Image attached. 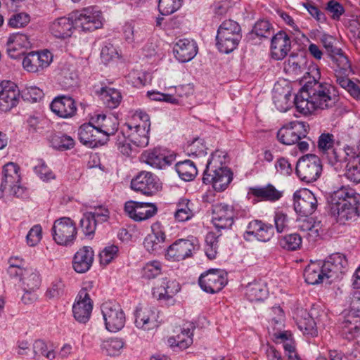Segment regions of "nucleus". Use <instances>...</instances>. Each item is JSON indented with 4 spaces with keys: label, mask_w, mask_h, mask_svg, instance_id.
I'll list each match as a JSON object with an SVG mask.
<instances>
[{
    "label": "nucleus",
    "mask_w": 360,
    "mask_h": 360,
    "mask_svg": "<svg viewBox=\"0 0 360 360\" xmlns=\"http://www.w3.org/2000/svg\"><path fill=\"white\" fill-rule=\"evenodd\" d=\"M268 290L262 282L254 281L246 286L245 295L250 302L263 300L266 297Z\"/></svg>",
    "instance_id": "40"
},
{
    "label": "nucleus",
    "mask_w": 360,
    "mask_h": 360,
    "mask_svg": "<svg viewBox=\"0 0 360 360\" xmlns=\"http://www.w3.org/2000/svg\"><path fill=\"white\" fill-rule=\"evenodd\" d=\"M52 236L60 245H68L76 238L77 228L75 222L69 217L56 219L52 227Z\"/></svg>",
    "instance_id": "11"
},
{
    "label": "nucleus",
    "mask_w": 360,
    "mask_h": 360,
    "mask_svg": "<svg viewBox=\"0 0 360 360\" xmlns=\"http://www.w3.org/2000/svg\"><path fill=\"white\" fill-rule=\"evenodd\" d=\"M322 170L321 159L314 154H307L299 158L295 169L299 179L306 183L316 181L320 177Z\"/></svg>",
    "instance_id": "8"
},
{
    "label": "nucleus",
    "mask_w": 360,
    "mask_h": 360,
    "mask_svg": "<svg viewBox=\"0 0 360 360\" xmlns=\"http://www.w3.org/2000/svg\"><path fill=\"white\" fill-rule=\"evenodd\" d=\"M124 211L134 221H141L155 216L158 212V207L153 203L131 200L125 203Z\"/></svg>",
    "instance_id": "16"
},
{
    "label": "nucleus",
    "mask_w": 360,
    "mask_h": 360,
    "mask_svg": "<svg viewBox=\"0 0 360 360\" xmlns=\"http://www.w3.org/2000/svg\"><path fill=\"white\" fill-rule=\"evenodd\" d=\"M294 209L301 216L312 214L317 207V200L309 190L297 191L293 195Z\"/></svg>",
    "instance_id": "17"
},
{
    "label": "nucleus",
    "mask_w": 360,
    "mask_h": 360,
    "mask_svg": "<svg viewBox=\"0 0 360 360\" xmlns=\"http://www.w3.org/2000/svg\"><path fill=\"white\" fill-rule=\"evenodd\" d=\"M305 70L306 62L302 56L290 55L284 63V70L288 74L299 76Z\"/></svg>",
    "instance_id": "41"
},
{
    "label": "nucleus",
    "mask_w": 360,
    "mask_h": 360,
    "mask_svg": "<svg viewBox=\"0 0 360 360\" xmlns=\"http://www.w3.org/2000/svg\"><path fill=\"white\" fill-rule=\"evenodd\" d=\"M309 130V125L304 122H291L277 132V139L283 144L292 145L302 139L307 137Z\"/></svg>",
    "instance_id": "12"
},
{
    "label": "nucleus",
    "mask_w": 360,
    "mask_h": 360,
    "mask_svg": "<svg viewBox=\"0 0 360 360\" xmlns=\"http://www.w3.org/2000/svg\"><path fill=\"white\" fill-rule=\"evenodd\" d=\"M233 179V173L228 167L214 169L213 172L204 171L202 181L205 184H211L217 191H224Z\"/></svg>",
    "instance_id": "18"
},
{
    "label": "nucleus",
    "mask_w": 360,
    "mask_h": 360,
    "mask_svg": "<svg viewBox=\"0 0 360 360\" xmlns=\"http://www.w3.org/2000/svg\"><path fill=\"white\" fill-rule=\"evenodd\" d=\"M343 333L347 339H352L360 333V309L352 308L342 323Z\"/></svg>",
    "instance_id": "33"
},
{
    "label": "nucleus",
    "mask_w": 360,
    "mask_h": 360,
    "mask_svg": "<svg viewBox=\"0 0 360 360\" xmlns=\"http://www.w3.org/2000/svg\"><path fill=\"white\" fill-rule=\"evenodd\" d=\"M301 244L302 237L297 233L286 235L279 240L281 247L288 250H296L300 248Z\"/></svg>",
    "instance_id": "53"
},
{
    "label": "nucleus",
    "mask_w": 360,
    "mask_h": 360,
    "mask_svg": "<svg viewBox=\"0 0 360 360\" xmlns=\"http://www.w3.org/2000/svg\"><path fill=\"white\" fill-rule=\"evenodd\" d=\"M134 121L139 123L129 122L125 124L127 130L125 133L129 136V140L134 146L139 148L146 147L149 142V131L150 127V118L148 114L137 110L133 116Z\"/></svg>",
    "instance_id": "5"
},
{
    "label": "nucleus",
    "mask_w": 360,
    "mask_h": 360,
    "mask_svg": "<svg viewBox=\"0 0 360 360\" xmlns=\"http://www.w3.org/2000/svg\"><path fill=\"white\" fill-rule=\"evenodd\" d=\"M100 96L103 103L108 108L111 109L117 108L122 101L121 93L113 88H102L101 89Z\"/></svg>",
    "instance_id": "43"
},
{
    "label": "nucleus",
    "mask_w": 360,
    "mask_h": 360,
    "mask_svg": "<svg viewBox=\"0 0 360 360\" xmlns=\"http://www.w3.org/2000/svg\"><path fill=\"white\" fill-rule=\"evenodd\" d=\"M198 283L205 292L214 294L226 285V274L220 269H210L201 274Z\"/></svg>",
    "instance_id": "14"
},
{
    "label": "nucleus",
    "mask_w": 360,
    "mask_h": 360,
    "mask_svg": "<svg viewBox=\"0 0 360 360\" xmlns=\"http://www.w3.org/2000/svg\"><path fill=\"white\" fill-rule=\"evenodd\" d=\"M131 188L150 196L158 191L159 184L155 175L149 172H141L131 181Z\"/></svg>",
    "instance_id": "21"
},
{
    "label": "nucleus",
    "mask_w": 360,
    "mask_h": 360,
    "mask_svg": "<svg viewBox=\"0 0 360 360\" xmlns=\"http://www.w3.org/2000/svg\"><path fill=\"white\" fill-rule=\"evenodd\" d=\"M92 309V301L86 289H82L72 307L75 319L80 323L87 322L90 319Z\"/></svg>",
    "instance_id": "23"
},
{
    "label": "nucleus",
    "mask_w": 360,
    "mask_h": 360,
    "mask_svg": "<svg viewBox=\"0 0 360 360\" xmlns=\"http://www.w3.org/2000/svg\"><path fill=\"white\" fill-rule=\"evenodd\" d=\"M74 25L73 18L61 17L51 24L50 31L56 38H65L71 35Z\"/></svg>",
    "instance_id": "36"
},
{
    "label": "nucleus",
    "mask_w": 360,
    "mask_h": 360,
    "mask_svg": "<svg viewBox=\"0 0 360 360\" xmlns=\"http://www.w3.org/2000/svg\"><path fill=\"white\" fill-rule=\"evenodd\" d=\"M346 162H348L346 167L345 176L351 181L358 184L360 182V160L355 155L348 157Z\"/></svg>",
    "instance_id": "47"
},
{
    "label": "nucleus",
    "mask_w": 360,
    "mask_h": 360,
    "mask_svg": "<svg viewBox=\"0 0 360 360\" xmlns=\"http://www.w3.org/2000/svg\"><path fill=\"white\" fill-rule=\"evenodd\" d=\"M298 228L303 233H306L309 239L314 240L319 236V231L321 229V221H316L312 217L300 219Z\"/></svg>",
    "instance_id": "39"
},
{
    "label": "nucleus",
    "mask_w": 360,
    "mask_h": 360,
    "mask_svg": "<svg viewBox=\"0 0 360 360\" xmlns=\"http://www.w3.org/2000/svg\"><path fill=\"white\" fill-rule=\"evenodd\" d=\"M304 277L306 283L316 285L326 279L321 262H311L304 269Z\"/></svg>",
    "instance_id": "38"
},
{
    "label": "nucleus",
    "mask_w": 360,
    "mask_h": 360,
    "mask_svg": "<svg viewBox=\"0 0 360 360\" xmlns=\"http://www.w3.org/2000/svg\"><path fill=\"white\" fill-rule=\"evenodd\" d=\"M292 94L289 86L276 85L273 91L274 103L280 112H286L292 106Z\"/></svg>",
    "instance_id": "34"
},
{
    "label": "nucleus",
    "mask_w": 360,
    "mask_h": 360,
    "mask_svg": "<svg viewBox=\"0 0 360 360\" xmlns=\"http://www.w3.org/2000/svg\"><path fill=\"white\" fill-rule=\"evenodd\" d=\"M20 91L18 86L10 81L0 83V110L8 111L16 106L19 101Z\"/></svg>",
    "instance_id": "22"
},
{
    "label": "nucleus",
    "mask_w": 360,
    "mask_h": 360,
    "mask_svg": "<svg viewBox=\"0 0 360 360\" xmlns=\"http://www.w3.org/2000/svg\"><path fill=\"white\" fill-rule=\"evenodd\" d=\"M197 246L195 240L179 239L167 248L165 257L173 262L184 260L193 255Z\"/></svg>",
    "instance_id": "15"
},
{
    "label": "nucleus",
    "mask_w": 360,
    "mask_h": 360,
    "mask_svg": "<svg viewBox=\"0 0 360 360\" xmlns=\"http://www.w3.org/2000/svg\"><path fill=\"white\" fill-rule=\"evenodd\" d=\"M30 20V15L26 13H15L8 20V25L13 28H20L26 26Z\"/></svg>",
    "instance_id": "62"
},
{
    "label": "nucleus",
    "mask_w": 360,
    "mask_h": 360,
    "mask_svg": "<svg viewBox=\"0 0 360 360\" xmlns=\"http://www.w3.org/2000/svg\"><path fill=\"white\" fill-rule=\"evenodd\" d=\"M118 121L114 116H108L103 123L99 130V134L102 133L107 136L115 134L118 129Z\"/></svg>",
    "instance_id": "61"
},
{
    "label": "nucleus",
    "mask_w": 360,
    "mask_h": 360,
    "mask_svg": "<svg viewBox=\"0 0 360 360\" xmlns=\"http://www.w3.org/2000/svg\"><path fill=\"white\" fill-rule=\"evenodd\" d=\"M52 60V53L48 50L32 51L24 58L22 65L28 72H37L49 67Z\"/></svg>",
    "instance_id": "20"
},
{
    "label": "nucleus",
    "mask_w": 360,
    "mask_h": 360,
    "mask_svg": "<svg viewBox=\"0 0 360 360\" xmlns=\"http://www.w3.org/2000/svg\"><path fill=\"white\" fill-rule=\"evenodd\" d=\"M52 143L54 148L60 150H68L74 147L73 139L65 134L55 135L52 139Z\"/></svg>",
    "instance_id": "58"
},
{
    "label": "nucleus",
    "mask_w": 360,
    "mask_h": 360,
    "mask_svg": "<svg viewBox=\"0 0 360 360\" xmlns=\"http://www.w3.org/2000/svg\"><path fill=\"white\" fill-rule=\"evenodd\" d=\"M226 153L220 150H216L212 153L211 158L207 161L205 171L213 172L214 169L227 167L226 164Z\"/></svg>",
    "instance_id": "49"
},
{
    "label": "nucleus",
    "mask_w": 360,
    "mask_h": 360,
    "mask_svg": "<svg viewBox=\"0 0 360 360\" xmlns=\"http://www.w3.org/2000/svg\"><path fill=\"white\" fill-rule=\"evenodd\" d=\"M101 308L105 326L108 331L117 332L124 326L125 314L117 303L106 302Z\"/></svg>",
    "instance_id": "10"
},
{
    "label": "nucleus",
    "mask_w": 360,
    "mask_h": 360,
    "mask_svg": "<svg viewBox=\"0 0 360 360\" xmlns=\"http://www.w3.org/2000/svg\"><path fill=\"white\" fill-rule=\"evenodd\" d=\"M360 195L349 186H342L331 195L330 214L340 224L354 219L357 215Z\"/></svg>",
    "instance_id": "2"
},
{
    "label": "nucleus",
    "mask_w": 360,
    "mask_h": 360,
    "mask_svg": "<svg viewBox=\"0 0 360 360\" xmlns=\"http://www.w3.org/2000/svg\"><path fill=\"white\" fill-rule=\"evenodd\" d=\"M115 144L120 152L126 156H129L133 153H136V148H139L138 146H134L129 140V136H125L124 134L117 135Z\"/></svg>",
    "instance_id": "51"
},
{
    "label": "nucleus",
    "mask_w": 360,
    "mask_h": 360,
    "mask_svg": "<svg viewBox=\"0 0 360 360\" xmlns=\"http://www.w3.org/2000/svg\"><path fill=\"white\" fill-rule=\"evenodd\" d=\"M219 236L214 232H209L205 237V251L207 257L210 259L216 257L218 250Z\"/></svg>",
    "instance_id": "52"
},
{
    "label": "nucleus",
    "mask_w": 360,
    "mask_h": 360,
    "mask_svg": "<svg viewBox=\"0 0 360 360\" xmlns=\"http://www.w3.org/2000/svg\"><path fill=\"white\" fill-rule=\"evenodd\" d=\"M291 49V40L286 32L279 31L271 39V56L275 60H282Z\"/></svg>",
    "instance_id": "30"
},
{
    "label": "nucleus",
    "mask_w": 360,
    "mask_h": 360,
    "mask_svg": "<svg viewBox=\"0 0 360 360\" xmlns=\"http://www.w3.org/2000/svg\"><path fill=\"white\" fill-rule=\"evenodd\" d=\"M175 167L179 177L186 181L193 180L198 174L196 166L190 160L177 162Z\"/></svg>",
    "instance_id": "44"
},
{
    "label": "nucleus",
    "mask_w": 360,
    "mask_h": 360,
    "mask_svg": "<svg viewBox=\"0 0 360 360\" xmlns=\"http://www.w3.org/2000/svg\"><path fill=\"white\" fill-rule=\"evenodd\" d=\"M51 110L62 118L72 117L76 115L77 106L75 100L67 96H59L51 103Z\"/></svg>",
    "instance_id": "28"
},
{
    "label": "nucleus",
    "mask_w": 360,
    "mask_h": 360,
    "mask_svg": "<svg viewBox=\"0 0 360 360\" xmlns=\"http://www.w3.org/2000/svg\"><path fill=\"white\" fill-rule=\"evenodd\" d=\"M183 0H159L158 9L162 15L174 13L182 6Z\"/></svg>",
    "instance_id": "54"
},
{
    "label": "nucleus",
    "mask_w": 360,
    "mask_h": 360,
    "mask_svg": "<svg viewBox=\"0 0 360 360\" xmlns=\"http://www.w3.org/2000/svg\"><path fill=\"white\" fill-rule=\"evenodd\" d=\"M118 57V52L111 43H105L102 47L101 51V58L104 63H108L115 58H117Z\"/></svg>",
    "instance_id": "64"
},
{
    "label": "nucleus",
    "mask_w": 360,
    "mask_h": 360,
    "mask_svg": "<svg viewBox=\"0 0 360 360\" xmlns=\"http://www.w3.org/2000/svg\"><path fill=\"white\" fill-rule=\"evenodd\" d=\"M347 265L345 256L340 253L332 254L323 262H321L324 275L329 283L339 279L345 273Z\"/></svg>",
    "instance_id": "13"
},
{
    "label": "nucleus",
    "mask_w": 360,
    "mask_h": 360,
    "mask_svg": "<svg viewBox=\"0 0 360 360\" xmlns=\"http://www.w3.org/2000/svg\"><path fill=\"white\" fill-rule=\"evenodd\" d=\"M193 332L189 329H184L176 336L170 337L167 342L170 347H177L180 349L188 348L193 343Z\"/></svg>",
    "instance_id": "45"
},
{
    "label": "nucleus",
    "mask_w": 360,
    "mask_h": 360,
    "mask_svg": "<svg viewBox=\"0 0 360 360\" xmlns=\"http://www.w3.org/2000/svg\"><path fill=\"white\" fill-rule=\"evenodd\" d=\"M320 40L329 57L336 64V68L334 70L335 79L343 75L352 73L351 64L347 56L340 48L335 46V39L329 34H324L321 36Z\"/></svg>",
    "instance_id": "7"
},
{
    "label": "nucleus",
    "mask_w": 360,
    "mask_h": 360,
    "mask_svg": "<svg viewBox=\"0 0 360 360\" xmlns=\"http://www.w3.org/2000/svg\"><path fill=\"white\" fill-rule=\"evenodd\" d=\"M94 251L91 248L84 246L80 248L75 255L72 266L77 273H85L92 265Z\"/></svg>",
    "instance_id": "32"
},
{
    "label": "nucleus",
    "mask_w": 360,
    "mask_h": 360,
    "mask_svg": "<svg viewBox=\"0 0 360 360\" xmlns=\"http://www.w3.org/2000/svg\"><path fill=\"white\" fill-rule=\"evenodd\" d=\"M164 243L155 236L148 234L144 239L143 245L148 252L157 253L162 250Z\"/></svg>",
    "instance_id": "63"
},
{
    "label": "nucleus",
    "mask_w": 360,
    "mask_h": 360,
    "mask_svg": "<svg viewBox=\"0 0 360 360\" xmlns=\"http://www.w3.org/2000/svg\"><path fill=\"white\" fill-rule=\"evenodd\" d=\"M193 215V204L188 199H181L176 204V210L174 212L175 219L184 222L191 219Z\"/></svg>",
    "instance_id": "42"
},
{
    "label": "nucleus",
    "mask_w": 360,
    "mask_h": 360,
    "mask_svg": "<svg viewBox=\"0 0 360 360\" xmlns=\"http://www.w3.org/2000/svg\"><path fill=\"white\" fill-rule=\"evenodd\" d=\"M72 18L75 25L84 31L92 32L103 27L102 13L96 6H89L77 11L72 15Z\"/></svg>",
    "instance_id": "9"
},
{
    "label": "nucleus",
    "mask_w": 360,
    "mask_h": 360,
    "mask_svg": "<svg viewBox=\"0 0 360 360\" xmlns=\"http://www.w3.org/2000/svg\"><path fill=\"white\" fill-rule=\"evenodd\" d=\"M21 281L24 285V288L28 290H34L37 289L40 285L41 279L38 271L32 268L26 269Z\"/></svg>",
    "instance_id": "48"
},
{
    "label": "nucleus",
    "mask_w": 360,
    "mask_h": 360,
    "mask_svg": "<svg viewBox=\"0 0 360 360\" xmlns=\"http://www.w3.org/2000/svg\"><path fill=\"white\" fill-rule=\"evenodd\" d=\"M274 228L271 224H265L260 220L250 221L244 233L246 240H252L254 238L259 241H269L274 235Z\"/></svg>",
    "instance_id": "24"
},
{
    "label": "nucleus",
    "mask_w": 360,
    "mask_h": 360,
    "mask_svg": "<svg viewBox=\"0 0 360 360\" xmlns=\"http://www.w3.org/2000/svg\"><path fill=\"white\" fill-rule=\"evenodd\" d=\"M350 74L343 75L335 79L336 83L340 87L345 89L353 98L360 100V82H354L349 79Z\"/></svg>",
    "instance_id": "46"
},
{
    "label": "nucleus",
    "mask_w": 360,
    "mask_h": 360,
    "mask_svg": "<svg viewBox=\"0 0 360 360\" xmlns=\"http://www.w3.org/2000/svg\"><path fill=\"white\" fill-rule=\"evenodd\" d=\"M79 224L83 233L86 236H90L94 233L98 223L93 219L91 213L86 212L80 219Z\"/></svg>",
    "instance_id": "60"
},
{
    "label": "nucleus",
    "mask_w": 360,
    "mask_h": 360,
    "mask_svg": "<svg viewBox=\"0 0 360 360\" xmlns=\"http://www.w3.org/2000/svg\"><path fill=\"white\" fill-rule=\"evenodd\" d=\"M33 351L37 356H43L49 360L56 357V352L53 349H49L46 344L41 340H36L33 344Z\"/></svg>",
    "instance_id": "59"
},
{
    "label": "nucleus",
    "mask_w": 360,
    "mask_h": 360,
    "mask_svg": "<svg viewBox=\"0 0 360 360\" xmlns=\"http://www.w3.org/2000/svg\"><path fill=\"white\" fill-rule=\"evenodd\" d=\"M180 290V285L175 280L163 278L155 282L153 296L158 300L173 301V297Z\"/></svg>",
    "instance_id": "25"
},
{
    "label": "nucleus",
    "mask_w": 360,
    "mask_h": 360,
    "mask_svg": "<svg viewBox=\"0 0 360 360\" xmlns=\"http://www.w3.org/2000/svg\"><path fill=\"white\" fill-rule=\"evenodd\" d=\"M234 210L231 205L220 203L213 207L212 221L219 231L231 229L234 223Z\"/></svg>",
    "instance_id": "19"
},
{
    "label": "nucleus",
    "mask_w": 360,
    "mask_h": 360,
    "mask_svg": "<svg viewBox=\"0 0 360 360\" xmlns=\"http://www.w3.org/2000/svg\"><path fill=\"white\" fill-rule=\"evenodd\" d=\"M297 326L304 334L316 335L317 330L316 323L308 314L305 313V316L298 320Z\"/></svg>",
    "instance_id": "55"
},
{
    "label": "nucleus",
    "mask_w": 360,
    "mask_h": 360,
    "mask_svg": "<svg viewBox=\"0 0 360 360\" xmlns=\"http://www.w3.org/2000/svg\"><path fill=\"white\" fill-rule=\"evenodd\" d=\"M309 75L313 79L306 82L299 93L295 96L294 104L298 112L307 115L316 110L328 109L333 107L338 100V91L331 84L320 82V72L312 68Z\"/></svg>",
    "instance_id": "1"
},
{
    "label": "nucleus",
    "mask_w": 360,
    "mask_h": 360,
    "mask_svg": "<svg viewBox=\"0 0 360 360\" xmlns=\"http://www.w3.org/2000/svg\"><path fill=\"white\" fill-rule=\"evenodd\" d=\"M65 284L62 279L54 280L46 292V296L49 299H58L64 295Z\"/></svg>",
    "instance_id": "57"
},
{
    "label": "nucleus",
    "mask_w": 360,
    "mask_h": 360,
    "mask_svg": "<svg viewBox=\"0 0 360 360\" xmlns=\"http://www.w3.org/2000/svg\"><path fill=\"white\" fill-rule=\"evenodd\" d=\"M135 325L143 330H150L158 326V315L154 308L138 307L135 311Z\"/></svg>",
    "instance_id": "27"
},
{
    "label": "nucleus",
    "mask_w": 360,
    "mask_h": 360,
    "mask_svg": "<svg viewBox=\"0 0 360 360\" xmlns=\"http://www.w3.org/2000/svg\"><path fill=\"white\" fill-rule=\"evenodd\" d=\"M20 167L14 162H8L3 167L2 179L0 185V198L5 195L22 197L25 188L20 185Z\"/></svg>",
    "instance_id": "6"
},
{
    "label": "nucleus",
    "mask_w": 360,
    "mask_h": 360,
    "mask_svg": "<svg viewBox=\"0 0 360 360\" xmlns=\"http://www.w3.org/2000/svg\"><path fill=\"white\" fill-rule=\"evenodd\" d=\"M251 193L261 200L275 202L282 197V192L272 184L251 188Z\"/></svg>",
    "instance_id": "37"
},
{
    "label": "nucleus",
    "mask_w": 360,
    "mask_h": 360,
    "mask_svg": "<svg viewBox=\"0 0 360 360\" xmlns=\"http://www.w3.org/2000/svg\"><path fill=\"white\" fill-rule=\"evenodd\" d=\"M273 34V27L267 20H258L254 25L249 37H252L255 34L258 37L268 38Z\"/></svg>",
    "instance_id": "50"
},
{
    "label": "nucleus",
    "mask_w": 360,
    "mask_h": 360,
    "mask_svg": "<svg viewBox=\"0 0 360 360\" xmlns=\"http://www.w3.org/2000/svg\"><path fill=\"white\" fill-rule=\"evenodd\" d=\"M124 347V342L120 338H111L102 344V349L109 356L118 354Z\"/></svg>",
    "instance_id": "56"
},
{
    "label": "nucleus",
    "mask_w": 360,
    "mask_h": 360,
    "mask_svg": "<svg viewBox=\"0 0 360 360\" xmlns=\"http://www.w3.org/2000/svg\"><path fill=\"white\" fill-rule=\"evenodd\" d=\"M241 38L240 25L233 20H226L217 30L216 37L217 48L222 53H229L236 49Z\"/></svg>",
    "instance_id": "4"
},
{
    "label": "nucleus",
    "mask_w": 360,
    "mask_h": 360,
    "mask_svg": "<svg viewBox=\"0 0 360 360\" xmlns=\"http://www.w3.org/2000/svg\"><path fill=\"white\" fill-rule=\"evenodd\" d=\"M173 50L175 58L181 63H186L195 56L198 46L193 40L180 39L175 43Z\"/></svg>",
    "instance_id": "31"
},
{
    "label": "nucleus",
    "mask_w": 360,
    "mask_h": 360,
    "mask_svg": "<svg viewBox=\"0 0 360 360\" xmlns=\"http://www.w3.org/2000/svg\"><path fill=\"white\" fill-rule=\"evenodd\" d=\"M30 46V41L26 34L15 33L9 36L6 43L8 55L13 59L20 58Z\"/></svg>",
    "instance_id": "26"
},
{
    "label": "nucleus",
    "mask_w": 360,
    "mask_h": 360,
    "mask_svg": "<svg viewBox=\"0 0 360 360\" xmlns=\"http://www.w3.org/2000/svg\"><path fill=\"white\" fill-rule=\"evenodd\" d=\"M317 146L332 165L346 162L348 157L354 156L352 147L346 145L341 148L339 143L335 145L334 135L330 133H323L319 136Z\"/></svg>",
    "instance_id": "3"
},
{
    "label": "nucleus",
    "mask_w": 360,
    "mask_h": 360,
    "mask_svg": "<svg viewBox=\"0 0 360 360\" xmlns=\"http://www.w3.org/2000/svg\"><path fill=\"white\" fill-rule=\"evenodd\" d=\"M141 159L151 167L158 169L171 165L173 161L172 156L167 155L166 151L160 148L145 150L141 154Z\"/></svg>",
    "instance_id": "29"
},
{
    "label": "nucleus",
    "mask_w": 360,
    "mask_h": 360,
    "mask_svg": "<svg viewBox=\"0 0 360 360\" xmlns=\"http://www.w3.org/2000/svg\"><path fill=\"white\" fill-rule=\"evenodd\" d=\"M98 131L91 123H84L78 129V138L80 142L90 147L97 146L101 143Z\"/></svg>",
    "instance_id": "35"
}]
</instances>
